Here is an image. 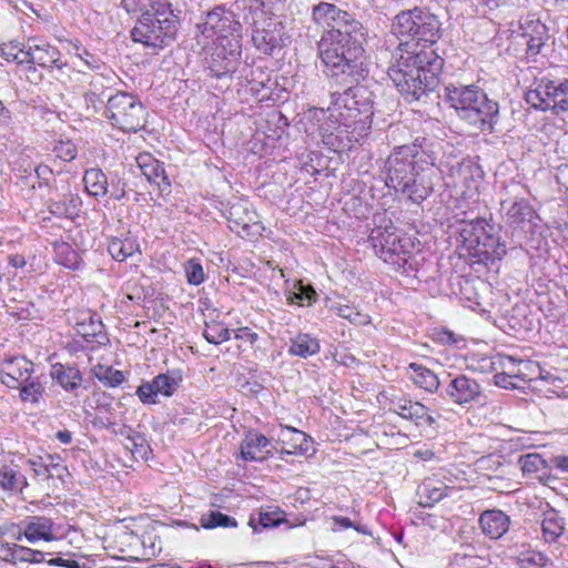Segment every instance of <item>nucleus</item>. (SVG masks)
I'll use <instances>...</instances> for the list:
<instances>
[{
  "mask_svg": "<svg viewBox=\"0 0 568 568\" xmlns=\"http://www.w3.org/2000/svg\"><path fill=\"white\" fill-rule=\"evenodd\" d=\"M294 291L288 292L287 302L290 304L311 305L316 302L317 293L310 284L305 285L302 281H296L293 285Z\"/></svg>",
  "mask_w": 568,
  "mask_h": 568,
  "instance_id": "ea45409f",
  "label": "nucleus"
},
{
  "mask_svg": "<svg viewBox=\"0 0 568 568\" xmlns=\"http://www.w3.org/2000/svg\"><path fill=\"white\" fill-rule=\"evenodd\" d=\"M447 489L448 487L442 483L424 481L418 488L419 504L423 507H432L435 503L440 501L447 496Z\"/></svg>",
  "mask_w": 568,
  "mask_h": 568,
  "instance_id": "c9c22d12",
  "label": "nucleus"
},
{
  "mask_svg": "<svg viewBox=\"0 0 568 568\" xmlns=\"http://www.w3.org/2000/svg\"><path fill=\"white\" fill-rule=\"evenodd\" d=\"M242 8H235V1L229 7L215 6L205 12L203 22L197 28L203 34H216V40L236 38L242 41L243 36Z\"/></svg>",
  "mask_w": 568,
  "mask_h": 568,
  "instance_id": "1a4fd4ad",
  "label": "nucleus"
},
{
  "mask_svg": "<svg viewBox=\"0 0 568 568\" xmlns=\"http://www.w3.org/2000/svg\"><path fill=\"white\" fill-rule=\"evenodd\" d=\"M131 31L132 39L146 47L162 49L170 45L179 30V17L173 11L172 0H154Z\"/></svg>",
  "mask_w": 568,
  "mask_h": 568,
  "instance_id": "39448f33",
  "label": "nucleus"
},
{
  "mask_svg": "<svg viewBox=\"0 0 568 568\" xmlns=\"http://www.w3.org/2000/svg\"><path fill=\"white\" fill-rule=\"evenodd\" d=\"M554 468L568 474V454L556 455L550 458Z\"/></svg>",
  "mask_w": 568,
  "mask_h": 568,
  "instance_id": "69168bd1",
  "label": "nucleus"
},
{
  "mask_svg": "<svg viewBox=\"0 0 568 568\" xmlns=\"http://www.w3.org/2000/svg\"><path fill=\"white\" fill-rule=\"evenodd\" d=\"M519 362H517L514 357L508 355H498L497 361L494 362V364H498L503 372H510V369H514V377H517V369L516 366Z\"/></svg>",
  "mask_w": 568,
  "mask_h": 568,
  "instance_id": "052dcab7",
  "label": "nucleus"
},
{
  "mask_svg": "<svg viewBox=\"0 0 568 568\" xmlns=\"http://www.w3.org/2000/svg\"><path fill=\"white\" fill-rule=\"evenodd\" d=\"M50 212L58 216H65L69 217L72 215V211H70V206L67 205L64 201H55L52 202L49 206Z\"/></svg>",
  "mask_w": 568,
  "mask_h": 568,
  "instance_id": "e2e57ef3",
  "label": "nucleus"
},
{
  "mask_svg": "<svg viewBox=\"0 0 568 568\" xmlns=\"http://www.w3.org/2000/svg\"><path fill=\"white\" fill-rule=\"evenodd\" d=\"M357 98L356 99V111L354 112L353 118V126L354 131L359 125V130L362 132H366L371 129L372 124V115H373V102L371 100V92L367 88L361 85L356 89Z\"/></svg>",
  "mask_w": 568,
  "mask_h": 568,
  "instance_id": "a878e982",
  "label": "nucleus"
},
{
  "mask_svg": "<svg viewBox=\"0 0 568 568\" xmlns=\"http://www.w3.org/2000/svg\"><path fill=\"white\" fill-rule=\"evenodd\" d=\"M154 0H122L123 8L128 12H135L136 10H143L146 9V7L151 8V4H153Z\"/></svg>",
  "mask_w": 568,
  "mask_h": 568,
  "instance_id": "bf43d9fd",
  "label": "nucleus"
},
{
  "mask_svg": "<svg viewBox=\"0 0 568 568\" xmlns=\"http://www.w3.org/2000/svg\"><path fill=\"white\" fill-rule=\"evenodd\" d=\"M548 561L549 558L545 554L535 550L521 552L518 557L520 568H544Z\"/></svg>",
  "mask_w": 568,
  "mask_h": 568,
  "instance_id": "49530a36",
  "label": "nucleus"
},
{
  "mask_svg": "<svg viewBox=\"0 0 568 568\" xmlns=\"http://www.w3.org/2000/svg\"><path fill=\"white\" fill-rule=\"evenodd\" d=\"M519 463L521 470L525 474L536 473L540 470L545 465V460L538 454H527L521 456Z\"/></svg>",
  "mask_w": 568,
  "mask_h": 568,
  "instance_id": "8fccbe9b",
  "label": "nucleus"
},
{
  "mask_svg": "<svg viewBox=\"0 0 568 568\" xmlns=\"http://www.w3.org/2000/svg\"><path fill=\"white\" fill-rule=\"evenodd\" d=\"M111 399L102 395L97 399L94 413L85 410V418L89 419L95 429H110L115 425V415Z\"/></svg>",
  "mask_w": 568,
  "mask_h": 568,
  "instance_id": "c85d7f7f",
  "label": "nucleus"
},
{
  "mask_svg": "<svg viewBox=\"0 0 568 568\" xmlns=\"http://www.w3.org/2000/svg\"><path fill=\"white\" fill-rule=\"evenodd\" d=\"M74 327L83 339L95 346H105L110 339L101 318L90 310L79 311L74 317Z\"/></svg>",
  "mask_w": 568,
  "mask_h": 568,
  "instance_id": "dca6fc26",
  "label": "nucleus"
},
{
  "mask_svg": "<svg viewBox=\"0 0 568 568\" xmlns=\"http://www.w3.org/2000/svg\"><path fill=\"white\" fill-rule=\"evenodd\" d=\"M526 102L535 110L555 114L568 111V79L550 80L541 78L535 89L525 94Z\"/></svg>",
  "mask_w": 568,
  "mask_h": 568,
  "instance_id": "9d476101",
  "label": "nucleus"
},
{
  "mask_svg": "<svg viewBox=\"0 0 568 568\" xmlns=\"http://www.w3.org/2000/svg\"><path fill=\"white\" fill-rule=\"evenodd\" d=\"M332 520L334 524L341 528L347 529V528H354L356 531L363 534V535H371V531L367 529L366 526H361L354 524L349 518L342 517V516H333Z\"/></svg>",
  "mask_w": 568,
  "mask_h": 568,
  "instance_id": "4d7b16f0",
  "label": "nucleus"
},
{
  "mask_svg": "<svg viewBox=\"0 0 568 568\" xmlns=\"http://www.w3.org/2000/svg\"><path fill=\"white\" fill-rule=\"evenodd\" d=\"M136 163L150 183L156 184L159 187L170 186V181L165 175L163 163L154 159L150 153H142L136 156Z\"/></svg>",
  "mask_w": 568,
  "mask_h": 568,
  "instance_id": "cd10ccee",
  "label": "nucleus"
},
{
  "mask_svg": "<svg viewBox=\"0 0 568 568\" xmlns=\"http://www.w3.org/2000/svg\"><path fill=\"white\" fill-rule=\"evenodd\" d=\"M446 394L454 403L464 405L476 400L481 394V387L475 379L459 375L447 385Z\"/></svg>",
  "mask_w": 568,
  "mask_h": 568,
  "instance_id": "412c9836",
  "label": "nucleus"
},
{
  "mask_svg": "<svg viewBox=\"0 0 568 568\" xmlns=\"http://www.w3.org/2000/svg\"><path fill=\"white\" fill-rule=\"evenodd\" d=\"M541 529L547 541H556L565 531L564 518L555 509H550L544 514Z\"/></svg>",
  "mask_w": 568,
  "mask_h": 568,
  "instance_id": "e433bc0d",
  "label": "nucleus"
},
{
  "mask_svg": "<svg viewBox=\"0 0 568 568\" xmlns=\"http://www.w3.org/2000/svg\"><path fill=\"white\" fill-rule=\"evenodd\" d=\"M125 448L130 449L135 458L146 459L151 453L150 445L142 434L135 433L129 442L125 443Z\"/></svg>",
  "mask_w": 568,
  "mask_h": 568,
  "instance_id": "de8ad7c7",
  "label": "nucleus"
},
{
  "mask_svg": "<svg viewBox=\"0 0 568 568\" xmlns=\"http://www.w3.org/2000/svg\"><path fill=\"white\" fill-rule=\"evenodd\" d=\"M281 454L306 455L312 447V439L304 432L291 426L282 427L278 433Z\"/></svg>",
  "mask_w": 568,
  "mask_h": 568,
  "instance_id": "4be33fe9",
  "label": "nucleus"
},
{
  "mask_svg": "<svg viewBox=\"0 0 568 568\" xmlns=\"http://www.w3.org/2000/svg\"><path fill=\"white\" fill-rule=\"evenodd\" d=\"M105 92L97 93L94 91H89L84 94V101L88 108H92L95 112L100 111L105 104Z\"/></svg>",
  "mask_w": 568,
  "mask_h": 568,
  "instance_id": "6e6d98bb",
  "label": "nucleus"
},
{
  "mask_svg": "<svg viewBox=\"0 0 568 568\" xmlns=\"http://www.w3.org/2000/svg\"><path fill=\"white\" fill-rule=\"evenodd\" d=\"M459 236L463 247L476 258V263L488 265L500 261L507 253L506 245L500 242L495 226L486 220L463 222Z\"/></svg>",
  "mask_w": 568,
  "mask_h": 568,
  "instance_id": "423d86ee",
  "label": "nucleus"
},
{
  "mask_svg": "<svg viewBox=\"0 0 568 568\" xmlns=\"http://www.w3.org/2000/svg\"><path fill=\"white\" fill-rule=\"evenodd\" d=\"M547 28L545 24H537L534 28V33L529 34L527 40V53L529 55H537L541 52L545 41L548 39Z\"/></svg>",
  "mask_w": 568,
  "mask_h": 568,
  "instance_id": "a18cd8bd",
  "label": "nucleus"
},
{
  "mask_svg": "<svg viewBox=\"0 0 568 568\" xmlns=\"http://www.w3.org/2000/svg\"><path fill=\"white\" fill-rule=\"evenodd\" d=\"M363 74L358 77V79H343V77H333L332 70L327 69V73L337 84L347 85V88L343 92H334L332 93V102L328 106L327 111L329 112V116L335 118L341 125L345 128L353 126V118L354 112L356 111L355 104L357 93L356 89L359 87L358 82L361 79H364L367 69H366V60L362 64Z\"/></svg>",
  "mask_w": 568,
  "mask_h": 568,
  "instance_id": "f8f14e48",
  "label": "nucleus"
},
{
  "mask_svg": "<svg viewBox=\"0 0 568 568\" xmlns=\"http://www.w3.org/2000/svg\"><path fill=\"white\" fill-rule=\"evenodd\" d=\"M187 282L192 285H200L204 282V271L202 265L195 260H190L185 266Z\"/></svg>",
  "mask_w": 568,
  "mask_h": 568,
  "instance_id": "3c124183",
  "label": "nucleus"
},
{
  "mask_svg": "<svg viewBox=\"0 0 568 568\" xmlns=\"http://www.w3.org/2000/svg\"><path fill=\"white\" fill-rule=\"evenodd\" d=\"M390 28L399 44L395 51L397 65L389 68L388 75L406 101H417L439 83L443 59L433 50L425 51L420 43H436L442 23L427 8L415 7L398 12Z\"/></svg>",
  "mask_w": 568,
  "mask_h": 568,
  "instance_id": "f257e3e1",
  "label": "nucleus"
},
{
  "mask_svg": "<svg viewBox=\"0 0 568 568\" xmlns=\"http://www.w3.org/2000/svg\"><path fill=\"white\" fill-rule=\"evenodd\" d=\"M243 22L251 28V39L254 48L262 54L274 55L285 45L287 37L285 27L272 17L252 18Z\"/></svg>",
  "mask_w": 568,
  "mask_h": 568,
  "instance_id": "9b49d317",
  "label": "nucleus"
},
{
  "mask_svg": "<svg viewBox=\"0 0 568 568\" xmlns=\"http://www.w3.org/2000/svg\"><path fill=\"white\" fill-rule=\"evenodd\" d=\"M509 524V517L498 509L486 510L479 517L480 528L490 539L503 537L508 531Z\"/></svg>",
  "mask_w": 568,
  "mask_h": 568,
  "instance_id": "393cba45",
  "label": "nucleus"
},
{
  "mask_svg": "<svg viewBox=\"0 0 568 568\" xmlns=\"http://www.w3.org/2000/svg\"><path fill=\"white\" fill-rule=\"evenodd\" d=\"M285 516V511L280 507L267 506L260 509L257 518H255L253 515L250 517L248 526L252 528L253 532L257 534L261 531V529L278 527L286 521Z\"/></svg>",
  "mask_w": 568,
  "mask_h": 568,
  "instance_id": "c756f323",
  "label": "nucleus"
},
{
  "mask_svg": "<svg viewBox=\"0 0 568 568\" xmlns=\"http://www.w3.org/2000/svg\"><path fill=\"white\" fill-rule=\"evenodd\" d=\"M200 525L204 529L236 528L237 521L234 517L225 515L219 510H209L200 517Z\"/></svg>",
  "mask_w": 568,
  "mask_h": 568,
  "instance_id": "4c0bfd02",
  "label": "nucleus"
},
{
  "mask_svg": "<svg viewBox=\"0 0 568 568\" xmlns=\"http://www.w3.org/2000/svg\"><path fill=\"white\" fill-rule=\"evenodd\" d=\"M284 0H235V8H242V19L263 18L273 16Z\"/></svg>",
  "mask_w": 568,
  "mask_h": 568,
  "instance_id": "bb28decb",
  "label": "nucleus"
},
{
  "mask_svg": "<svg viewBox=\"0 0 568 568\" xmlns=\"http://www.w3.org/2000/svg\"><path fill=\"white\" fill-rule=\"evenodd\" d=\"M55 260L59 264L70 270H77L81 257L79 253L67 242L54 244Z\"/></svg>",
  "mask_w": 568,
  "mask_h": 568,
  "instance_id": "58836bf2",
  "label": "nucleus"
},
{
  "mask_svg": "<svg viewBox=\"0 0 568 568\" xmlns=\"http://www.w3.org/2000/svg\"><path fill=\"white\" fill-rule=\"evenodd\" d=\"M203 336L209 343L217 345L229 341L231 338V332L222 323L211 322L206 323Z\"/></svg>",
  "mask_w": 568,
  "mask_h": 568,
  "instance_id": "c03bdc74",
  "label": "nucleus"
},
{
  "mask_svg": "<svg viewBox=\"0 0 568 568\" xmlns=\"http://www.w3.org/2000/svg\"><path fill=\"white\" fill-rule=\"evenodd\" d=\"M445 99L460 119L480 131H495L499 120V104L479 87L450 83L445 87Z\"/></svg>",
  "mask_w": 568,
  "mask_h": 568,
  "instance_id": "20e7f679",
  "label": "nucleus"
},
{
  "mask_svg": "<svg viewBox=\"0 0 568 568\" xmlns=\"http://www.w3.org/2000/svg\"><path fill=\"white\" fill-rule=\"evenodd\" d=\"M23 51V44L19 41L0 44V55L8 62L19 60V55Z\"/></svg>",
  "mask_w": 568,
  "mask_h": 568,
  "instance_id": "603ef678",
  "label": "nucleus"
},
{
  "mask_svg": "<svg viewBox=\"0 0 568 568\" xmlns=\"http://www.w3.org/2000/svg\"><path fill=\"white\" fill-rule=\"evenodd\" d=\"M257 334L252 332L248 327H241L235 332V338L243 339L253 345L257 341Z\"/></svg>",
  "mask_w": 568,
  "mask_h": 568,
  "instance_id": "774afa93",
  "label": "nucleus"
},
{
  "mask_svg": "<svg viewBox=\"0 0 568 568\" xmlns=\"http://www.w3.org/2000/svg\"><path fill=\"white\" fill-rule=\"evenodd\" d=\"M388 410L416 425H418L420 420H424L428 425H433L436 422L435 418L428 414L426 406L406 397L393 396L389 398Z\"/></svg>",
  "mask_w": 568,
  "mask_h": 568,
  "instance_id": "6ab92c4d",
  "label": "nucleus"
},
{
  "mask_svg": "<svg viewBox=\"0 0 568 568\" xmlns=\"http://www.w3.org/2000/svg\"><path fill=\"white\" fill-rule=\"evenodd\" d=\"M332 308L338 316L348 320L351 323H365V316L351 305L337 303L332 305Z\"/></svg>",
  "mask_w": 568,
  "mask_h": 568,
  "instance_id": "09e8293b",
  "label": "nucleus"
},
{
  "mask_svg": "<svg viewBox=\"0 0 568 568\" xmlns=\"http://www.w3.org/2000/svg\"><path fill=\"white\" fill-rule=\"evenodd\" d=\"M242 42L236 38L216 40L210 57L205 58L206 68L217 79L232 78L241 64Z\"/></svg>",
  "mask_w": 568,
  "mask_h": 568,
  "instance_id": "ddd939ff",
  "label": "nucleus"
},
{
  "mask_svg": "<svg viewBox=\"0 0 568 568\" xmlns=\"http://www.w3.org/2000/svg\"><path fill=\"white\" fill-rule=\"evenodd\" d=\"M94 376L108 387H116L121 385L125 377L122 371L114 369L108 365H97L93 368Z\"/></svg>",
  "mask_w": 568,
  "mask_h": 568,
  "instance_id": "79ce46f5",
  "label": "nucleus"
},
{
  "mask_svg": "<svg viewBox=\"0 0 568 568\" xmlns=\"http://www.w3.org/2000/svg\"><path fill=\"white\" fill-rule=\"evenodd\" d=\"M20 399L26 403L36 404L42 397L44 387L38 377H30L28 382H23L20 387Z\"/></svg>",
  "mask_w": 568,
  "mask_h": 568,
  "instance_id": "37998d69",
  "label": "nucleus"
},
{
  "mask_svg": "<svg viewBox=\"0 0 568 568\" xmlns=\"http://www.w3.org/2000/svg\"><path fill=\"white\" fill-rule=\"evenodd\" d=\"M312 20L326 26L317 43L318 54L333 77L358 79L366 60L367 30L354 14L329 2H320L312 8Z\"/></svg>",
  "mask_w": 568,
  "mask_h": 568,
  "instance_id": "f03ea898",
  "label": "nucleus"
},
{
  "mask_svg": "<svg viewBox=\"0 0 568 568\" xmlns=\"http://www.w3.org/2000/svg\"><path fill=\"white\" fill-rule=\"evenodd\" d=\"M229 227L241 237H253L260 235L262 226L258 215L250 209L246 201L232 203L226 215Z\"/></svg>",
  "mask_w": 568,
  "mask_h": 568,
  "instance_id": "4468645a",
  "label": "nucleus"
},
{
  "mask_svg": "<svg viewBox=\"0 0 568 568\" xmlns=\"http://www.w3.org/2000/svg\"><path fill=\"white\" fill-rule=\"evenodd\" d=\"M27 485L26 477L10 466L0 467V486L10 491L22 490Z\"/></svg>",
  "mask_w": 568,
  "mask_h": 568,
  "instance_id": "a19ab883",
  "label": "nucleus"
},
{
  "mask_svg": "<svg viewBox=\"0 0 568 568\" xmlns=\"http://www.w3.org/2000/svg\"><path fill=\"white\" fill-rule=\"evenodd\" d=\"M33 372V363L26 357H9L2 361L0 381L9 388H19L23 382H28Z\"/></svg>",
  "mask_w": 568,
  "mask_h": 568,
  "instance_id": "f3484780",
  "label": "nucleus"
},
{
  "mask_svg": "<svg viewBox=\"0 0 568 568\" xmlns=\"http://www.w3.org/2000/svg\"><path fill=\"white\" fill-rule=\"evenodd\" d=\"M13 549H14L13 564H18V562H28L29 564L30 562V556L33 555L31 548L16 544Z\"/></svg>",
  "mask_w": 568,
  "mask_h": 568,
  "instance_id": "680f3d73",
  "label": "nucleus"
},
{
  "mask_svg": "<svg viewBox=\"0 0 568 568\" xmlns=\"http://www.w3.org/2000/svg\"><path fill=\"white\" fill-rule=\"evenodd\" d=\"M36 176L39 181V187L42 185H49L50 180L53 176V171L51 168L44 164H39L34 168Z\"/></svg>",
  "mask_w": 568,
  "mask_h": 568,
  "instance_id": "13d9d810",
  "label": "nucleus"
},
{
  "mask_svg": "<svg viewBox=\"0 0 568 568\" xmlns=\"http://www.w3.org/2000/svg\"><path fill=\"white\" fill-rule=\"evenodd\" d=\"M321 346L317 338L312 337L310 334H298L296 337L291 338L288 354L307 358L320 352Z\"/></svg>",
  "mask_w": 568,
  "mask_h": 568,
  "instance_id": "2f4dec72",
  "label": "nucleus"
},
{
  "mask_svg": "<svg viewBox=\"0 0 568 568\" xmlns=\"http://www.w3.org/2000/svg\"><path fill=\"white\" fill-rule=\"evenodd\" d=\"M408 371L410 372V379L417 387L429 393H434L439 388L440 382L438 376L427 367L417 363H410Z\"/></svg>",
  "mask_w": 568,
  "mask_h": 568,
  "instance_id": "7c9ffc66",
  "label": "nucleus"
},
{
  "mask_svg": "<svg viewBox=\"0 0 568 568\" xmlns=\"http://www.w3.org/2000/svg\"><path fill=\"white\" fill-rule=\"evenodd\" d=\"M108 251L114 260L123 262L139 251V244L135 239L129 235L113 237L109 242Z\"/></svg>",
  "mask_w": 568,
  "mask_h": 568,
  "instance_id": "72a5a7b5",
  "label": "nucleus"
},
{
  "mask_svg": "<svg viewBox=\"0 0 568 568\" xmlns=\"http://www.w3.org/2000/svg\"><path fill=\"white\" fill-rule=\"evenodd\" d=\"M51 375L65 390L77 389L82 381V374L78 368L64 367L62 364L53 365Z\"/></svg>",
  "mask_w": 568,
  "mask_h": 568,
  "instance_id": "f704fd0d",
  "label": "nucleus"
},
{
  "mask_svg": "<svg viewBox=\"0 0 568 568\" xmlns=\"http://www.w3.org/2000/svg\"><path fill=\"white\" fill-rule=\"evenodd\" d=\"M268 445L266 436L251 432L240 444L241 456L246 462H263L272 454L271 450H265Z\"/></svg>",
  "mask_w": 568,
  "mask_h": 568,
  "instance_id": "b1692460",
  "label": "nucleus"
},
{
  "mask_svg": "<svg viewBox=\"0 0 568 568\" xmlns=\"http://www.w3.org/2000/svg\"><path fill=\"white\" fill-rule=\"evenodd\" d=\"M423 156L420 145H400L387 156L384 165L386 186L406 194L414 203L423 202L434 190V162L422 166Z\"/></svg>",
  "mask_w": 568,
  "mask_h": 568,
  "instance_id": "7ed1b4c3",
  "label": "nucleus"
},
{
  "mask_svg": "<svg viewBox=\"0 0 568 568\" xmlns=\"http://www.w3.org/2000/svg\"><path fill=\"white\" fill-rule=\"evenodd\" d=\"M182 375L179 371H168L156 375L151 382L141 384L136 395L143 404H156L158 395L170 397L180 387Z\"/></svg>",
  "mask_w": 568,
  "mask_h": 568,
  "instance_id": "2eb2a0df",
  "label": "nucleus"
},
{
  "mask_svg": "<svg viewBox=\"0 0 568 568\" xmlns=\"http://www.w3.org/2000/svg\"><path fill=\"white\" fill-rule=\"evenodd\" d=\"M395 231L396 229L392 223L377 226L372 230L369 242L379 258L393 265L395 270L410 275L412 272L417 271V261Z\"/></svg>",
  "mask_w": 568,
  "mask_h": 568,
  "instance_id": "0eeeda50",
  "label": "nucleus"
},
{
  "mask_svg": "<svg viewBox=\"0 0 568 568\" xmlns=\"http://www.w3.org/2000/svg\"><path fill=\"white\" fill-rule=\"evenodd\" d=\"M52 528L53 521L51 518L33 516L26 523L24 530L19 531L14 538L16 540H21L22 537H26L29 542H36L38 540L52 541L55 539Z\"/></svg>",
  "mask_w": 568,
  "mask_h": 568,
  "instance_id": "5701e85b",
  "label": "nucleus"
},
{
  "mask_svg": "<svg viewBox=\"0 0 568 568\" xmlns=\"http://www.w3.org/2000/svg\"><path fill=\"white\" fill-rule=\"evenodd\" d=\"M27 55H29L28 62V71H36V65H39L43 69H53L57 68L61 70L67 65L65 62L61 61V52L57 47H53L47 42L41 44H31L28 43L27 47Z\"/></svg>",
  "mask_w": 568,
  "mask_h": 568,
  "instance_id": "a211bd4d",
  "label": "nucleus"
},
{
  "mask_svg": "<svg viewBox=\"0 0 568 568\" xmlns=\"http://www.w3.org/2000/svg\"><path fill=\"white\" fill-rule=\"evenodd\" d=\"M110 195L114 200H121L125 196V183L118 180L114 182L113 180L110 183Z\"/></svg>",
  "mask_w": 568,
  "mask_h": 568,
  "instance_id": "338daca9",
  "label": "nucleus"
},
{
  "mask_svg": "<svg viewBox=\"0 0 568 568\" xmlns=\"http://www.w3.org/2000/svg\"><path fill=\"white\" fill-rule=\"evenodd\" d=\"M105 116L123 132H138L146 122V111L140 99L124 91L108 95Z\"/></svg>",
  "mask_w": 568,
  "mask_h": 568,
  "instance_id": "6e6552de",
  "label": "nucleus"
},
{
  "mask_svg": "<svg viewBox=\"0 0 568 568\" xmlns=\"http://www.w3.org/2000/svg\"><path fill=\"white\" fill-rule=\"evenodd\" d=\"M73 50L74 54L83 60L90 69L95 70L100 68V59L90 53L87 49L81 48L79 44H74Z\"/></svg>",
  "mask_w": 568,
  "mask_h": 568,
  "instance_id": "5fc2aeb1",
  "label": "nucleus"
},
{
  "mask_svg": "<svg viewBox=\"0 0 568 568\" xmlns=\"http://www.w3.org/2000/svg\"><path fill=\"white\" fill-rule=\"evenodd\" d=\"M496 378V385L504 387V388H514L516 385L511 382L514 377V369H510V372H503L500 374L495 375Z\"/></svg>",
  "mask_w": 568,
  "mask_h": 568,
  "instance_id": "0e129e2a",
  "label": "nucleus"
},
{
  "mask_svg": "<svg viewBox=\"0 0 568 568\" xmlns=\"http://www.w3.org/2000/svg\"><path fill=\"white\" fill-rule=\"evenodd\" d=\"M54 153L55 155L65 161L70 162L73 159H75L78 150L74 143L71 141L60 142L58 145L54 146Z\"/></svg>",
  "mask_w": 568,
  "mask_h": 568,
  "instance_id": "864d4df0",
  "label": "nucleus"
},
{
  "mask_svg": "<svg viewBox=\"0 0 568 568\" xmlns=\"http://www.w3.org/2000/svg\"><path fill=\"white\" fill-rule=\"evenodd\" d=\"M83 182L89 194L94 197H102L109 192L108 178L101 169L92 168L85 170Z\"/></svg>",
  "mask_w": 568,
  "mask_h": 568,
  "instance_id": "473e14b6",
  "label": "nucleus"
},
{
  "mask_svg": "<svg viewBox=\"0 0 568 568\" xmlns=\"http://www.w3.org/2000/svg\"><path fill=\"white\" fill-rule=\"evenodd\" d=\"M506 201L501 202V207L506 210V223L515 229L524 232L530 231L535 224L534 220L538 219L536 211L526 199H518L510 203L506 209Z\"/></svg>",
  "mask_w": 568,
  "mask_h": 568,
  "instance_id": "aec40b11",
  "label": "nucleus"
}]
</instances>
